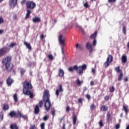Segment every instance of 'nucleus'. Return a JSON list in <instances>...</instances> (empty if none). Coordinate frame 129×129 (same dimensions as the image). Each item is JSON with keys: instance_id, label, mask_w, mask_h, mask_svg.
<instances>
[{"instance_id": "obj_64", "label": "nucleus", "mask_w": 129, "mask_h": 129, "mask_svg": "<svg viewBox=\"0 0 129 129\" xmlns=\"http://www.w3.org/2000/svg\"><path fill=\"white\" fill-rule=\"evenodd\" d=\"M127 48H129V42L127 44Z\"/></svg>"}, {"instance_id": "obj_36", "label": "nucleus", "mask_w": 129, "mask_h": 129, "mask_svg": "<svg viewBox=\"0 0 129 129\" xmlns=\"http://www.w3.org/2000/svg\"><path fill=\"white\" fill-rule=\"evenodd\" d=\"M99 124L100 126V127H102L103 126V122H102V120H100V121L99 122Z\"/></svg>"}, {"instance_id": "obj_39", "label": "nucleus", "mask_w": 129, "mask_h": 129, "mask_svg": "<svg viewBox=\"0 0 129 129\" xmlns=\"http://www.w3.org/2000/svg\"><path fill=\"white\" fill-rule=\"evenodd\" d=\"M41 129H45V123H42L40 125Z\"/></svg>"}, {"instance_id": "obj_23", "label": "nucleus", "mask_w": 129, "mask_h": 129, "mask_svg": "<svg viewBox=\"0 0 129 129\" xmlns=\"http://www.w3.org/2000/svg\"><path fill=\"white\" fill-rule=\"evenodd\" d=\"M73 123L74 125H75V124H76V121H77V117L74 115L73 117Z\"/></svg>"}, {"instance_id": "obj_3", "label": "nucleus", "mask_w": 129, "mask_h": 129, "mask_svg": "<svg viewBox=\"0 0 129 129\" xmlns=\"http://www.w3.org/2000/svg\"><path fill=\"white\" fill-rule=\"evenodd\" d=\"M43 100L45 102L44 107H45L46 110L48 111L50 110L51 107V101L49 99V97H50V95L49 94V91L45 90L43 94Z\"/></svg>"}, {"instance_id": "obj_25", "label": "nucleus", "mask_w": 129, "mask_h": 129, "mask_svg": "<svg viewBox=\"0 0 129 129\" xmlns=\"http://www.w3.org/2000/svg\"><path fill=\"white\" fill-rule=\"evenodd\" d=\"M11 129H18V126L16 124H12L10 126Z\"/></svg>"}, {"instance_id": "obj_49", "label": "nucleus", "mask_w": 129, "mask_h": 129, "mask_svg": "<svg viewBox=\"0 0 129 129\" xmlns=\"http://www.w3.org/2000/svg\"><path fill=\"white\" fill-rule=\"evenodd\" d=\"M85 8H88V7H89V5H88V3H86L84 5Z\"/></svg>"}, {"instance_id": "obj_22", "label": "nucleus", "mask_w": 129, "mask_h": 129, "mask_svg": "<svg viewBox=\"0 0 129 129\" xmlns=\"http://www.w3.org/2000/svg\"><path fill=\"white\" fill-rule=\"evenodd\" d=\"M76 47L77 49H79V50H82L83 49V46H82V45H79L78 43L76 44Z\"/></svg>"}, {"instance_id": "obj_37", "label": "nucleus", "mask_w": 129, "mask_h": 129, "mask_svg": "<svg viewBox=\"0 0 129 129\" xmlns=\"http://www.w3.org/2000/svg\"><path fill=\"white\" fill-rule=\"evenodd\" d=\"M115 71H116V72H117V73H118V72H120V69H119V67H117L115 68Z\"/></svg>"}, {"instance_id": "obj_29", "label": "nucleus", "mask_w": 129, "mask_h": 129, "mask_svg": "<svg viewBox=\"0 0 129 129\" xmlns=\"http://www.w3.org/2000/svg\"><path fill=\"white\" fill-rule=\"evenodd\" d=\"M23 114H22V113H21V112L18 111L17 113H16V116L17 117H22V115Z\"/></svg>"}, {"instance_id": "obj_1", "label": "nucleus", "mask_w": 129, "mask_h": 129, "mask_svg": "<svg viewBox=\"0 0 129 129\" xmlns=\"http://www.w3.org/2000/svg\"><path fill=\"white\" fill-rule=\"evenodd\" d=\"M11 60L12 57L11 56H7L3 60V67L6 69L7 71H12V70L14 68L13 63H11Z\"/></svg>"}, {"instance_id": "obj_40", "label": "nucleus", "mask_w": 129, "mask_h": 129, "mask_svg": "<svg viewBox=\"0 0 129 129\" xmlns=\"http://www.w3.org/2000/svg\"><path fill=\"white\" fill-rule=\"evenodd\" d=\"M26 72V71L23 69H21L20 73L21 75H24V73Z\"/></svg>"}, {"instance_id": "obj_24", "label": "nucleus", "mask_w": 129, "mask_h": 129, "mask_svg": "<svg viewBox=\"0 0 129 129\" xmlns=\"http://www.w3.org/2000/svg\"><path fill=\"white\" fill-rule=\"evenodd\" d=\"M107 106L103 105L101 107V110H102V111H106V110H107Z\"/></svg>"}, {"instance_id": "obj_51", "label": "nucleus", "mask_w": 129, "mask_h": 129, "mask_svg": "<svg viewBox=\"0 0 129 129\" xmlns=\"http://www.w3.org/2000/svg\"><path fill=\"white\" fill-rule=\"evenodd\" d=\"M39 105H40V107H42V106H43V102H42V101H40L39 102Z\"/></svg>"}, {"instance_id": "obj_20", "label": "nucleus", "mask_w": 129, "mask_h": 129, "mask_svg": "<svg viewBox=\"0 0 129 129\" xmlns=\"http://www.w3.org/2000/svg\"><path fill=\"white\" fill-rule=\"evenodd\" d=\"M123 108L126 114H127V112L128 111V107L127 105H124L123 106Z\"/></svg>"}, {"instance_id": "obj_17", "label": "nucleus", "mask_w": 129, "mask_h": 129, "mask_svg": "<svg viewBox=\"0 0 129 129\" xmlns=\"http://www.w3.org/2000/svg\"><path fill=\"white\" fill-rule=\"evenodd\" d=\"M14 82L13 81V79H11L10 78H9L7 80V83L8 85V86H10L12 85V84Z\"/></svg>"}, {"instance_id": "obj_16", "label": "nucleus", "mask_w": 129, "mask_h": 129, "mask_svg": "<svg viewBox=\"0 0 129 129\" xmlns=\"http://www.w3.org/2000/svg\"><path fill=\"white\" fill-rule=\"evenodd\" d=\"M31 10L28 9L27 10V13L25 17L26 20H28V19L30 18V15H31Z\"/></svg>"}, {"instance_id": "obj_10", "label": "nucleus", "mask_w": 129, "mask_h": 129, "mask_svg": "<svg viewBox=\"0 0 129 129\" xmlns=\"http://www.w3.org/2000/svg\"><path fill=\"white\" fill-rule=\"evenodd\" d=\"M18 0H11L9 5L12 9H15L17 6Z\"/></svg>"}, {"instance_id": "obj_46", "label": "nucleus", "mask_w": 129, "mask_h": 129, "mask_svg": "<svg viewBox=\"0 0 129 129\" xmlns=\"http://www.w3.org/2000/svg\"><path fill=\"white\" fill-rule=\"evenodd\" d=\"M96 71V70L94 68H92L91 72L93 73V74H94Z\"/></svg>"}, {"instance_id": "obj_12", "label": "nucleus", "mask_w": 129, "mask_h": 129, "mask_svg": "<svg viewBox=\"0 0 129 129\" xmlns=\"http://www.w3.org/2000/svg\"><path fill=\"white\" fill-rule=\"evenodd\" d=\"M7 53V47H3L0 49V57H3Z\"/></svg>"}, {"instance_id": "obj_55", "label": "nucleus", "mask_w": 129, "mask_h": 129, "mask_svg": "<svg viewBox=\"0 0 129 129\" xmlns=\"http://www.w3.org/2000/svg\"><path fill=\"white\" fill-rule=\"evenodd\" d=\"M78 102H79V103L82 104V99H81V98L78 99Z\"/></svg>"}, {"instance_id": "obj_19", "label": "nucleus", "mask_w": 129, "mask_h": 129, "mask_svg": "<svg viewBox=\"0 0 129 129\" xmlns=\"http://www.w3.org/2000/svg\"><path fill=\"white\" fill-rule=\"evenodd\" d=\"M24 45L26 46L27 48H28L29 50H31L32 46H31V44H30L29 43L27 42H24Z\"/></svg>"}, {"instance_id": "obj_52", "label": "nucleus", "mask_w": 129, "mask_h": 129, "mask_svg": "<svg viewBox=\"0 0 129 129\" xmlns=\"http://www.w3.org/2000/svg\"><path fill=\"white\" fill-rule=\"evenodd\" d=\"M116 0H108V3H115Z\"/></svg>"}, {"instance_id": "obj_48", "label": "nucleus", "mask_w": 129, "mask_h": 129, "mask_svg": "<svg viewBox=\"0 0 129 129\" xmlns=\"http://www.w3.org/2000/svg\"><path fill=\"white\" fill-rule=\"evenodd\" d=\"M4 20L3 17H0V24H3V23H4Z\"/></svg>"}, {"instance_id": "obj_28", "label": "nucleus", "mask_w": 129, "mask_h": 129, "mask_svg": "<svg viewBox=\"0 0 129 129\" xmlns=\"http://www.w3.org/2000/svg\"><path fill=\"white\" fill-rule=\"evenodd\" d=\"M9 115H10V116H11V117H14V116H16V112H15V111H11Z\"/></svg>"}, {"instance_id": "obj_47", "label": "nucleus", "mask_w": 129, "mask_h": 129, "mask_svg": "<svg viewBox=\"0 0 129 129\" xmlns=\"http://www.w3.org/2000/svg\"><path fill=\"white\" fill-rule=\"evenodd\" d=\"M21 117H22V118H24V119H28V116H27V115H22Z\"/></svg>"}, {"instance_id": "obj_6", "label": "nucleus", "mask_w": 129, "mask_h": 129, "mask_svg": "<svg viewBox=\"0 0 129 129\" xmlns=\"http://www.w3.org/2000/svg\"><path fill=\"white\" fill-rule=\"evenodd\" d=\"M113 57L111 55H109L107 58V60L106 62H105L104 66H105V68H107L108 66L111 64V62H112Z\"/></svg>"}, {"instance_id": "obj_9", "label": "nucleus", "mask_w": 129, "mask_h": 129, "mask_svg": "<svg viewBox=\"0 0 129 129\" xmlns=\"http://www.w3.org/2000/svg\"><path fill=\"white\" fill-rule=\"evenodd\" d=\"M26 8L33 10L36 8V3L33 2L29 1L26 3Z\"/></svg>"}, {"instance_id": "obj_14", "label": "nucleus", "mask_w": 129, "mask_h": 129, "mask_svg": "<svg viewBox=\"0 0 129 129\" xmlns=\"http://www.w3.org/2000/svg\"><path fill=\"white\" fill-rule=\"evenodd\" d=\"M64 71L62 69H58V76L59 77H63L64 76Z\"/></svg>"}, {"instance_id": "obj_26", "label": "nucleus", "mask_w": 129, "mask_h": 129, "mask_svg": "<svg viewBox=\"0 0 129 129\" xmlns=\"http://www.w3.org/2000/svg\"><path fill=\"white\" fill-rule=\"evenodd\" d=\"M13 98L15 102H18V95L17 94L13 95Z\"/></svg>"}, {"instance_id": "obj_61", "label": "nucleus", "mask_w": 129, "mask_h": 129, "mask_svg": "<svg viewBox=\"0 0 129 129\" xmlns=\"http://www.w3.org/2000/svg\"><path fill=\"white\" fill-rule=\"evenodd\" d=\"M4 33V30L2 29H0V34H3Z\"/></svg>"}, {"instance_id": "obj_31", "label": "nucleus", "mask_w": 129, "mask_h": 129, "mask_svg": "<svg viewBox=\"0 0 129 129\" xmlns=\"http://www.w3.org/2000/svg\"><path fill=\"white\" fill-rule=\"evenodd\" d=\"M96 108V106H95V105H94V104H93L90 105L91 110H93V109H95V108Z\"/></svg>"}, {"instance_id": "obj_41", "label": "nucleus", "mask_w": 129, "mask_h": 129, "mask_svg": "<svg viewBox=\"0 0 129 129\" xmlns=\"http://www.w3.org/2000/svg\"><path fill=\"white\" fill-rule=\"evenodd\" d=\"M37 127L35 125H31L30 127V129H36Z\"/></svg>"}, {"instance_id": "obj_30", "label": "nucleus", "mask_w": 129, "mask_h": 129, "mask_svg": "<svg viewBox=\"0 0 129 129\" xmlns=\"http://www.w3.org/2000/svg\"><path fill=\"white\" fill-rule=\"evenodd\" d=\"M17 45V43H11V44L9 46V47L10 48H14V47H15V46Z\"/></svg>"}, {"instance_id": "obj_42", "label": "nucleus", "mask_w": 129, "mask_h": 129, "mask_svg": "<svg viewBox=\"0 0 129 129\" xmlns=\"http://www.w3.org/2000/svg\"><path fill=\"white\" fill-rule=\"evenodd\" d=\"M55 109H51V113H52V115H53V116H54V115H55Z\"/></svg>"}, {"instance_id": "obj_2", "label": "nucleus", "mask_w": 129, "mask_h": 129, "mask_svg": "<svg viewBox=\"0 0 129 129\" xmlns=\"http://www.w3.org/2000/svg\"><path fill=\"white\" fill-rule=\"evenodd\" d=\"M23 86L24 88L23 92L24 94H25V95H29L30 98H33V97H34L33 93L29 90V89H32V88H33V87L32 86V84H30V83H27V82H25Z\"/></svg>"}, {"instance_id": "obj_5", "label": "nucleus", "mask_w": 129, "mask_h": 129, "mask_svg": "<svg viewBox=\"0 0 129 129\" xmlns=\"http://www.w3.org/2000/svg\"><path fill=\"white\" fill-rule=\"evenodd\" d=\"M63 38V35L59 34L58 35V40L59 42V44H61V52L62 54H64V48L63 47L65 46V40L64 39H62Z\"/></svg>"}, {"instance_id": "obj_34", "label": "nucleus", "mask_w": 129, "mask_h": 129, "mask_svg": "<svg viewBox=\"0 0 129 129\" xmlns=\"http://www.w3.org/2000/svg\"><path fill=\"white\" fill-rule=\"evenodd\" d=\"M48 57L49 59L50 60H51V61L54 59V57L53 56V55H52V54H49L48 55Z\"/></svg>"}, {"instance_id": "obj_53", "label": "nucleus", "mask_w": 129, "mask_h": 129, "mask_svg": "<svg viewBox=\"0 0 129 129\" xmlns=\"http://www.w3.org/2000/svg\"><path fill=\"white\" fill-rule=\"evenodd\" d=\"M44 38H45V35H44V34H42L40 35V39L41 40H43V39H44Z\"/></svg>"}, {"instance_id": "obj_11", "label": "nucleus", "mask_w": 129, "mask_h": 129, "mask_svg": "<svg viewBox=\"0 0 129 129\" xmlns=\"http://www.w3.org/2000/svg\"><path fill=\"white\" fill-rule=\"evenodd\" d=\"M86 48L89 50L90 53L93 51V48H92V45H91V43H90L89 42L86 44Z\"/></svg>"}, {"instance_id": "obj_44", "label": "nucleus", "mask_w": 129, "mask_h": 129, "mask_svg": "<svg viewBox=\"0 0 129 129\" xmlns=\"http://www.w3.org/2000/svg\"><path fill=\"white\" fill-rule=\"evenodd\" d=\"M86 98H87V99H88V100H89V99H90V98H91V96H90V95H89V94H87L86 95Z\"/></svg>"}, {"instance_id": "obj_62", "label": "nucleus", "mask_w": 129, "mask_h": 129, "mask_svg": "<svg viewBox=\"0 0 129 129\" xmlns=\"http://www.w3.org/2000/svg\"><path fill=\"white\" fill-rule=\"evenodd\" d=\"M25 2H26V1H23L22 2H21V4H22V5H24V4H25Z\"/></svg>"}, {"instance_id": "obj_58", "label": "nucleus", "mask_w": 129, "mask_h": 129, "mask_svg": "<svg viewBox=\"0 0 129 129\" xmlns=\"http://www.w3.org/2000/svg\"><path fill=\"white\" fill-rule=\"evenodd\" d=\"M90 85L93 86V85H94V82L93 81H91Z\"/></svg>"}, {"instance_id": "obj_45", "label": "nucleus", "mask_w": 129, "mask_h": 129, "mask_svg": "<svg viewBox=\"0 0 129 129\" xmlns=\"http://www.w3.org/2000/svg\"><path fill=\"white\" fill-rule=\"evenodd\" d=\"M115 127H116V129H119L120 127V124H117L115 125Z\"/></svg>"}, {"instance_id": "obj_15", "label": "nucleus", "mask_w": 129, "mask_h": 129, "mask_svg": "<svg viewBox=\"0 0 129 129\" xmlns=\"http://www.w3.org/2000/svg\"><path fill=\"white\" fill-rule=\"evenodd\" d=\"M121 60L122 63H126L127 62V57H126V55H123L121 57Z\"/></svg>"}, {"instance_id": "obj_59", "label": "nucleus", "mask_w": 129, "mask_h": 129, "mask_svg": "<svg viewBox=\"0 0 129 129\" xmlns=\"http://www.w3.org/2000/svg\"><path fill=\"white\" fill-rule=\"evenodd\" d=\"M17 15H14L13 16V20H17Z\"/></svg>"}, {"instance_id": "obj_57", "label": "nucleus", "mask_w": 129, "mask_h": 129, "mask_svg": "<svg viewBox=\"0 0 129 129\" xmlns=\"http://www.w3.org/2000/svg\"><path fill=\"white\" fill-rule=\"evenodd\" d=\"M69 110H70V107L69 106H67V109H66V111H69Z\"/></svg>"}, {"instance_id": "obj_32", "label": "nucleus", "mask_w": 129, "mask_h": 129, "mask_svg": "<svg viewBox=\"0 0 129 129\" xmlns=\"http://www.w3.org/2000/svg\"><path fill=\"white\" fill-rule=\"evenodd\" d=\"M122 32L124 35L126 34V28L124 26H123Z\"/></svg>"}, {"instance_id": "obj_33", "label": "nucleus", "mask_w": 129, "mask_h": 129, "mask_svg": "<svg viewBox=\"0 0 129 129\" xmlns=\"http://www.w3.org/2000/svg\"><path fill=\"white\" fill-rule=\"evenodd\" d=\"M69 71L70 72H73L74 70H75V68H74V66L73 67H70L68 69Z\"/></svg>"}, {"instance_id": "obj_38", "label": "nucleus", "mask_w": 129, "mask_h": 129, "mask_svg": "<svg viewBox=\"0 0 129 129\" xmlns=\"http://www.w3.org/2000/svg\"><path fill=\"white\" fill-rule=\"evenodd\" d=\"M48 118H49V116L48 115H45L43 117V120L46 121V120H48Z\"/></svg>"}, {"instance_id": "obj_21", "label": "nucleus", "mask_w": 129, "mask_h": 129, "mask_svg": "<svg viewBox=\"0 0 129 129\" xmlns=\"http://www.w3.org/2000/svg\"><path fill=\"white\" fill-rule=\"evenodd\" d=\"M123 77V74L120 72L119 75L118 76V81H121L122 79V77Z\"/></svg>"}, {"instance_id": "obj_27", "label": "nucleus", "mask_w": 129, "mask_h": 129, "mask_svg": "<svg viewBox=\"0 0 129 129\" xmlns=\"http://www.w3.org/2000/svg\"><path fill=\"white\" fill-rule=\"evenodd\" d=\"M76 83H77V85H78L79 86H80V85H81V84H82V83H83V81H80L79 79H77L76 80Z\"/></svg>"}, {"instance_id": "obj_50", "label": "nucleus", "mask_w": 129, "mask_h": 129, "mask_svg": "<svg viewBox=\"0 0 129 129\" xmlns=\"http://www.w3.org/2000/svg\"><path fill=\"white\" fill-rule=\"evenodd\" d=\"M77 27L78 28H79V29H80V30H81L82 33H84V31H83L81 26H78Z\"/></svg>"}, {"instance_id": "obj_4", "label": "nucleus", "mask_w": 129, "mask_h": 129, "mask_svg": "<svg viewBox=\"0 0 129 129\" xmlns=\"http://www.w3.org/2000/svg\"><path fill=\"white\" fill-rule=\"evenodd\" d=\"M74 68L75 70H76L79 75H82V74H83V71L86 70V68H87V66L85 64L79 67L74 66Z\"/></svg>"}, {"instance_id": "obj_60", "label": "nucleus", "mask_w": 129, "mask_h": 129, "mask_svg": "<svg viewBox=\"0 0 129 129\" xmlns=\"http://www.w3.org/2000/svg\"><path fill=\"white\" fill-rule=\"evenodd\" d=\"M87 90V88L86 87H84L83 88V91H86Z\"/></svg>"}, {"instance_id": "obj_13", "label": "nucleus", "mask_w": 129, "mask_h": 129, "mask_svg": "<svg viewBox=\"0 0 129 129\" xmlns=\"http://www.w3.org/2000/svg\"><path fill=\"white\" fill-rule=\"evenodd\" d=\"M33 23H40L41 22V18L38 17H34L32 19Z\"/></svg>"}, {"instance_id": "obj_63", "label": "nucleus", "mask_w": 129, "mask_h": 129, "mask_svg": "<svg viewBox=\"0 0 129 129\" xmlns=\"http://www.w3.org/2000/svg\"><path fill=\"white\" fill-rule=\"evenodd\" d=\"M126 129H129V125L126 126Z\"/></svg>"}, {"instance_id": "obj_18", "label": "nucleus", "mask_w": 129, "mask_h": 129, "mask_svg": "<svg viewBox=\"0 0 129 129\" xmlns=\"http://www.w3.org/2000/svg\"><path fill=\"white\" fill-rule=\"evenodd\" d=\"M39 111H40V109L39 108V105H36L34 109V112L35 113L37 114V113H39Z\"/></svg>"}, {"instance_id": "obj_54", "label": "nucleus", "mask_w": 129, "mask_h": 129, "mask_svg": "<svg viewBox=\"0 0 129 129\" xmlns=\"http://www.w3.org/2000/svg\"><path fill=\"white\" fill-rule=\"evenodd\" d=\"M108 99H109V96H106L105 97V100L107 101V100H108Z\"/></svg>"}, {"instance_id": "obj_56", "label": "nucleus", "mask_w": 129, "mask_h": 129, "mask_svg": "<svg viewBox=\"0 0 129 129\" xmlns=\"http://www.w3.org/2000/svg\"><path fill=\"white\" fill-rule=\"evenodd\" d=\"M124 81L125 82H128V78L125 77V79H124Z\"/></svg>"}, {"instance_id": "obj_8", "label": "nucleus", "mask_w": 129, "mask_h": 129, "mask_svg": "<svg viewBox=\"0 0 129 129\" xmlns=\"http://www.w3.org/2000/svg\"><path fill=\"white\" fill-rule=\"evenodd\" d=\"M63 91H64L63 87L62 86V85L59 84L55 91V95L58 97L59 96V94H60V93H62Z\"/></svg>"}, {"instance_id": "obj_7", "label": "nucleus", "mask_w": 129, "mask_h": 129, "mask_svg": "<svg viewBox=\"0 0 129 129\" xmlns=\"http://www.w3.org/2000/svg\"><path fill=\"white\" fill-rule=\"evenodd\" d=\"M96 37H97V31H95V33L91 35L90 37V39H93L94 40L92 43V45L94 47H95L97 44V41H96Z\"/></svg>"}, {"instance_id": "obj_35", "label": "nucleus", "mask_w": 129, "mask_h": 129, "mask_svg": "<svg viewBox=\"0 0 129 129\" xmlns=\"http://www.w3.org/2000/svg\"><path fill=\"white\" fill-rule=\"evenodd\" d=\"M3 109H4V110H8V109H9V106L8 105H4Z\"/></svg>"}, {"instance_id": "obj_43", "label": "nucleus", "mask_w": 129, "mask_h": 129, "mask_svg": "<svg viewBox=\"0 0 129 129\" xmlns=\"http://www.w3.org/2000/svg\"><path fill=\"white\" fill-rule=\"evenodd\" d=\"M110 92H113V91H114V87H113V86L110 88Z\"/></svg>"}]
</instances>
